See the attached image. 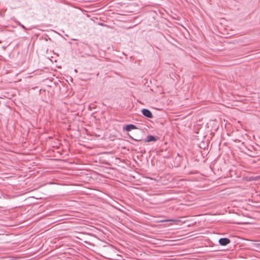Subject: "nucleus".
Wrapping results in <instances>:
<instances>
[{"label":"nucleus","mask_w":260,"mask_h":260,"mask_svg":"<svg viewBox=\"0 0 260 260\" xmlns=\"http://www.w3.org/2000/svg\"><path fill=\"white\" fill-rule=\"evenodd\" d=\"M18 24L23 29H24V30H26L27 28L23 25H22V24H21L20 22H18Z\"/></svg>","instance_id":"5"},{"label":"nucleus","mask_w":260,"mask_h":260,"mask_svg":"<svg viewBox=\"0 0 260 260\" xmlns=\"http://www.w3.org/2000/svg\"><path fill=\"white\" fill-rule=\"evenodd\" d=\"M142 114L148 118H152L153 117L152 114L150 110L147 109H143L142 110Z\"/></svg>","instance_id":"2"},{"label":"nucleus","mask_w":260,"mask_h":260,"mask_svg":"<svg viewBox=\"0 0 260 260\" xmlns=\"http://www.w3.org/2000/svg\"><path fill=\"white\" fill-rule=\"evenodd\" d=\"M218 242H219V243L220 245H221L222 246H225L230 243V240L228 238H220Z\"/></svg>","instance_id":"1"},{"label":"nucleus","mask_w":260,"mask_h":260,"mask_svg":"<svg viewBox=\"0 0 260 260\" xmlns=\"http://www.w3.org/2000/svg\"><path fill=\"white\" fill-rule=\"evenodd\" d=\"M258 179H260V175L257 177Z\"/></svg>","instance_id":"7"},{"label":"nucleus","mask_w":260,"mask_h":260,"mask_svg":"<svg viewBox=\"0 0 260 260\" xmlns=\"http://www.w3.org/2000/svg\"><path fill=\"white\" fill-rule=\"evenodd\" d=\"M260 246V244H258Z\"/></svg>","instance_id":"8"},{"label":"nucleus","mask_w":260,"mask_h":260,"mask_svg":"<svg viewBox=\"0 0 260 260\" xmlns=\"http://www.w3.org/2000/svg\"><path fill=\"white\" fill-rule=\"evenodd\" d=\"M136 128H137V127L135 125L132 124L126 125H125V127L124 128V129L127 132H129V131H132V129H135Z\"/></svg>","instance_id":"3"},{"label":"nucleus","mask_w":260,"mask_h":260,"mask_svg":"<svg viewBox=\"0 0 260 260\" xmlns=\"http://www.w3.org/2000/svg\"><path fill=\"white\" fill-rule=\"evenodd\" d=\"M131 138L135 141H141V139H134V138L131 137Z\"/></svg>","instance_id":"6"},{"label":"nucleus","mask_w":260,"mask_h":260,"mask_svg":"<svg viewBox=\"0 0 260 260\" xmlns=\"http://www.w3.org/2000/svg\"><path fill=\"white\" fill-rule=\"evenodd\" d=\"M155 141H156V138L154 136L149 135V136H147V139L145 140V142H149Z\"/></svg>","instance_id":"4"}]
</instances>
